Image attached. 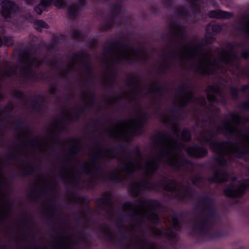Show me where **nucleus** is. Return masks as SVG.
<instances>
[{
	"mask_svg": "<svg viewBox=\"0 0 249 249\" xmlns=\"http://www.w3.org/2000/svg\"><path fill=\"white\" fill-rule=\"evenodd\" d=\"M99 210L107 214L108 222L100 224L104 239L121 249H167L166 242L176 233L157 227L160 204L154 199L140 198L139 204L127 201L118 207L111 193L106 192L97 200Z\"/></svg>",
	"mask_w": 249,
	"mask_h": 249,
	"instance_id": "nucleus-1",
	"label": "nucleus"
},
{
	"mask_svg": "<svg viewBox=\"0 0 249 249\" xmlns=\"http://www.w3.org/2000/svg\"><path fill=\"white\" fill-rule=\"evenodd\" d=\"M174 13L176 17L168 21L167 45L161 51L160 62L156 66L159 74L182 70L205 75L214 71L222 73L228 70L238 69L240 59L237 50L245 45V41L229 43L227 49H222L216 58L203 49L202 41L191 46L187 44L184 26L178 20L179 18L188 20L190 12L182 6H177Z\"/></svg>",
	"mask_w": 249,
	"mask_h": 249,
	"instance_id": "nucleus-2",
	"label": "nucleus"
},
{
	"mask_svg": "<svg viewBox=\"0 0 249 249\" xmlns=\"http://www.w3.org/2000/svg\"><path fill=\"white\" fill-rule=\"evenodd\" d=\"M33 187L27 193L28 198L35 202L42 198L43 208L41 211L43 218L53 227L48 231L50 238L48 245L43 243L44 237L39 241L36 239V222L33 217L23 220V228L20 229L22 237L15 236L14 242L23 243L20 249H76L81 244L89 245L87 234L84 229L77 227L71 228L68 216L63 213L57 212L56 204L57 194V181L55 177L50 178L44 176L37 177Z\"/></svg>",
	"mask_w": 249,
	"mask_h": 249,
	"instance_id": "nucleus-3",
	"label": "nucleus"
},
{
	"mask_svg": "<svg viewBox=\"0 0 249 249\" xmlns=\"http://www.w3.org/2000/svg\"><path fill=\"white\" fill-rule=\"evenodd\" d=\"M153 53L151 50L148 51L144 48H137L125 41H113L102 51V61L107 67V71L103 76L102 82L110 87H113L116 83V71H112L110 74L108 73L110 65H121L124 62L129 64L144 63Z\"/></svg>",
	"mask_w": 249,
	"mask_h": 249,
	"instance_id": "nucleus-4",
	"label": "nucleus"
},
{
	"mask_svg": "<svg viewBox=\"0 0 249 249\" xmlns=\"http://www.w3.org/2000/svg\"><path fill=\"white\" fill-rule=\"evenodd\" d=\"M44 56L37 54L34 48L27 47L18 53L20 65L6 67L4 71L5 76L17 78L19 81L33 80L37 76L36 70L43 63Z\"/></svg>",
	"mask_w": 249,
	"mask_h": 249,
	"instance_id": "nucleus-5",
	"label": "nucleus"
},
{
	"mask_svg": "<svg viewBox=\"0 0 249 249\" xmlns=\"http://www.w3.org/2000/svg\"><path fill=\"white\" fill-rule=\"evenodd\" d=\"M199 206H202L199 213L196 215L193 222L195 231L204 235L208 233L210 228L219 218L214 206L213 198L207 196H201L198 199Z\"/></svg>",
	"mask_w": 249,
	"mask_h": 249,
	"instance_id": "nucleus-6",
	"label": "nucleus"
},
{
	"mask_svg": "<svg viewBox=\"0 0 249 249\" xmlns=\"http://www.w3.org/2000/svg\"><path fill=\"white\" fill-rule=\"evenodd\" d=\"M13 96L18 100L23 108L31 111L39 112L43 107L44 103L48 100V97L43 93L30 99L27 95L18 90L14 91Z\"/></svg>",
	"mask_w": 249,
	"mask_h": 249,
	"instance_id": "nucleus-7",
	"label": "nucleus"
},
{
	"mask_svg": "<svg viewBox=\"0 0 249 249\" xmlns=\"http://www.w3.org/2000/svg\"><path fill=\"white\" fill-rule=\"evenodd\" d=\"M53 1V5L58 8L67 9L69 16L72 17H75L80 11L83 10L86 3V0H78L77 4L68 2L66 0H41L39 3L40 6L46 9Z\"/></svg>",
	"mask_w": 249,
	"mask_h": 249,
	"instance_id": "nucleus-8",
	"label": "nucleus"
},
{
	"mask_svg": "<svg viewBox=\"0 0 249 249\" xmlns=\"http://www.w3.org/2000/svg\"><path fill=\"white\" fill-rule=\"evenodd\" d=\"M124 10L119 2H116L111 8V13L104 21L101 29L106 30L111 27L113 24L123 22Z\"/></svg>",
	"mask_w": 249,
	"mask_h": 249,
	"instance_id": "nucleus-9",
	"label": "nucleus"
},
{
	"mask_svg": "<svg viewBox=\"0 0 249 249\" xmlns=\"http://www.w3.org/2000/svg\"><path fill=\"white\" fill-rule=\"evenodd\" d=\"M207 93V99L212 103L224 104L226 102V99L221 92L219 86L208 85L205 89Z\"/></svg>",
	"mask_w": 249,
	"mask_h": 249,
	"instance_id": "nucleus-10",
	"label": "nucleus"
},
{
	"mask_svg": "<svg viewBox=\"0 0 249 249\" xmlns=\"http://www.w3.org/2000/svg\"><path fill=\"white\" fill-rule=\"evenodd\" d=\"M235 178L232 179V182L228 185L224 191L225 195L227 197H232L242 195L246 189L244 183L236 182Z\"/></svg>",
	"mask_w": 249,
	"mask_h": 249,
	"instance_id": "nucleus-11",
	"label": "nucleus"
},
{
	"mask_svg": "<svg viewBox=\"0 0 249 249\" xmlns=\"http://www.w3.org/2000/svg\"><path fill=\"white\" fill-rule=\"evenodd\" d=\"M30 217H32V216H29L28 217H27L26 218H20V219H19L18 220L17 223L18 224H21L22 225V226L21 227H18V228H15V227L13 228L14 229H15L16 235L13 236L11 238V239L10 240V242H9L8 245H0V249H7V248L8 247L10 248L11 249H20V248H22V247H23V243L22 242H21L20 243H19L18 242H14L12 239H13V238L16 236H18L20 237H22V234L20 232V229H21L23 228V220H27Z\"/></svg>",
	"mask_w": 249,
	"mask_h": 249,
	"instance_id": "nucleus-12",
	"label": "nucleus"
},
{
	"mask_svg": "<svg viewBox=\"0 0 249 249\" xmlns=\"http://www.w3.org/2000/svg\"><path fill=\"white\" fill-rule=\"evenodd\" d=\"M185 150L187 153L196 158H202L208 154V150L205 148L195 144L186 148Z\"/></svg>",
	"mask_w": 249,
	"mask_h": 249,
	"instance_id": "nucleus-13",
	"label": "nucleus"
},
{
	"mask_svg": "<svg viewBox=\"0 0 249 249\" xmlns=\"http://www.w3.org/2000/svg\"><path fill=\"white\" fill-rule=\"evenodd\" d=\"M82 214L76 213L75 220L77 222L82 220L84 223V228H89L90 227L89 221L91 216V211L88 206H86L81 210Z\"/></svg>",
	"mask_w": 249,
	"mask_h": 249,
	"instance_id": "nucleus-14",
	"label": "nucleus"
},
{
	"mask_svg": "<svg viewBox=\"0 0 249 249\" xmlns=\"http://www.w3.org/2000/svg\"><path fill=\"white\" fill-rule=\"evenodd\" d=\"M222 30V26L219 24H210L206 29L205 37L208 41L213 40L215 34L218 33Z\"/></svg>",
	"mask_w": 249,
	"mask_h": 249,
	"instance_id": "nucleus-15",
	"label": "nucleus"
},
{
	"mask_svg": "<svg viewBox=\"0 0 249 249\" xmlns=\"http://www.w3.org/2000/svg\"><path fill=\"white\" fill-rule=\"evenodd\" d=\"M1 14L4 17H9L15 9L16 4L13 1L4 0L2 1Z\"/></svg>",
	"mask_w": 249,
	"mask_h": 249,
	"instance_id": "nucleus-16",
	"label": "nucleus"
},
{
	"mask_svg": "<svg viewBox=\"0 0 249 249\" xmlns=\"http://www.w3.org/2000/svg\"><path fill=\"white\" fill-rule=\"evenodd\" d=\"M208 16L211 18L229 19L233 17V14L231 12L216 10L209 12Z\"/></svg>",
	"mask_w": 249,
	"mask_h": 249,
	"instance_id": "nucleus-17",
	"label": "nucleus"
},
{
	"mask_svg": "<svg viewBox=\"0 0 249 249\" xmlns=\"http://www.w3.org/2000/svg\"><path fill=\"white\" fill-rule=\"evenodd\" d=\"M181 215L177 213H174L172 215V226L177 231L180 229V218Z\"/></svg>",
	"mask_w": 249,
	"mask_h": 249,
	"instance_id": "nucleus-18",
	"label": "nucleus"
},
{
	"mask_svg": "<svg viewBox=\"0 0 249 249\" xmlns=\"http://www.w3.org/2000/svg\"><path fill=\"white\" fill-rule=\"evenodd\" d=\"M192 8L193 14L196 15L199 12V0H187Z\"/></svg>",
	"mask_w": 249,
	"mask_h": 249,
	"instance_id": "nucleus-19",
	"label": "nucleus"
},
{
	"mask_svg": "<svg viewBox=\"0 0 249 249\" xmlns=\"http://www.w3.org/2000/svg\"><path fill=\"white\" fill-rule=\"evenodd\" d=\"M243 92H247V96L249 97V83L245 85H244L241 89ZM242 108L244 109H249V100L245 102L242 106Z\"/></svg>",
	"mask_w": 249,
	"mask_h": 249,
	"instance_id": "nucleus-20",
	"label": "nucleus"
},
{
	"mask_svg": "<svg viewBox=\"0 0 249 249\" xmlns=\"http://www.w3.org/2000/svg\"><path fill=\"white\" fill-rule=\"evenodd\" d=\"M2 167L0 166V192L8 185L7 179L2 174Z\"/></svg>",
	"mask_w": 249,
	"mask_h": 249,
	"instance_id": "nucleus-21",
	"label": "nucleus"
},
{
	"mask_svg": "<svg viewBox=\"0 0 249 249\" xmlns=\"http://www.w3.org/2000/svg\"><path fill=\"white\" fill-rule=\"evenodd\" d=\"M13 107L12 105L9 104L7 107L3 108H0V121L1 117H2V114L4 113H9L13 110Z\"/></svg>",
	"mask_w": 249,
	"mask_h": 249,
	"instance_id": "nucleus-22",
	"label": "nucleus"
},
{
	"mask_svg": "<svg viewBox=\"0 0 249 249\" xmlns=\"http://www.w3.org/2000/svg\"><path fill=\"white\" fill-rule=\"evenodd\" d=\"M181 135L183 140L189 141L191 139V134L189 131L187 129H184L182 130Z\"/></svg>",
	"mask_w": 249,
	"mask_h": 249,
	"instance_id": "nucleus-23",
	"label": "nucleus"
},
{
	"mask_svg": "<svg viewBox=\"0 0 249 249\" xmlns=\"http://www.w3.org/2000/svg\"><path fill=\"white\" fill-rule=\"evenodd\" d=\"M238 89L235 87L230 88V94L231 98L234 99H236L238 97Z\"/></svg>",
	"mask_w": 249,
	"mask_h": 249,
	"instance_id": "nucleus-24",
	"label": "nucleus"
},
{
	"mask_svg": "<svg viewBox=\"0 0 249 249\" xmlns=\"http://www.w3.org/2000/svg\"><path fill=\"white\" fill-rule=\"evenodd\" d=\"M71 36L72 37L75 38H82L84 37V35L79 31H77L76 30H73L72 31Z\"/></svg>",
	"mask_w": 249,
	"mask_h": 249,
	"instance_id": "nucleus-25",
	"label": "nucleus"
},
{
	"mask_svg": "<svg viewBox=\"0 0 249 249\" xmlns=\"http://www.w3.org/2000/svg\"><path fill=\"white\" fill-rule=\"evenodd\" d=\"M35 24L41 28H48V24L43 20H37L35 21Z\"/></svg>",
	"mask_w": 249,
	"mask_h": 249,
	"instance_id": "nucleus-26",
	"label": "nucleus"
},
{
	"mask_svg": "<svg viewBox=\"0 0 249 249\" xmlns=\"http://www.w3.org/2000/svg\"><path fill=\"white\" fill-rule=\"evenodd\" d=\"M34 9L38 15H41L43 11L46 10V9L43 6H40L39 3L38 4V5Z\"/></svg>",
	"mask_w": 249,
	"mask_h": 249,
	"instance_id": "nucleus-27",
	"label": "nucleus"
},
{
	"mask_svg": "<svg viewBox=\"0 0 249 249\" xmlns=\"http://www.w3.org/2000/svg\"><path fill=\"white\" fill-rule=\"evenodd\" d=\"M241 56L245 59H248L249 58V49L243 50L241 53Z\"/></svg>",
	"mask_w": 249,
	"mask_h": 249,
	"instance_id": "nucleus-28",
	"label": "nucleus"
},
{
	"mask_svg": "<svg viewBox=\"0 0 249 249\" xmlns=\"http://www.w3.org/2000/svg\"><path fill=\"white\" fill-rule=\"evenodd\" d=\"M4 43L5 45L8 46L13 44L12 38L9 36H6L4 38Z\"/></svg>",
	"mask_w": 249,
	"mask_h": 249,
	"instance_id": "nucleus-29",
	"label": "nucleus"
},
{
	"mask_svg": "<svg viewBox=\"0 0 249 249\" xmlns=\"http://www.w3.org/2000/svg\"><path fill=\"white\" fill-rule=\"evenodd\" d=\"M5 214L3 213V206L0 207V223L3 221L2 216Z\"/></svg>",
	"mask_w": 249,
	"mask_h": 249,
	"instance_id": "nucleus-30",
	"label": "nucleus"
},
{
	"mask_svg": "<svg viewBox=\"0 0 249 249\" xmlns=\"http://www.w3.org/2000/svg\"><path fill=\"white\" fill-rule=\"evenodd\" d=\"M12 209V205L11 204L8 203V211L7 213L5 214V216L7 217H9L10 216L9 212Z\"/></svg>",
	"mask_w": 249,
	"mask_h": 249,
	"instance_id": "nucleus-31",
	"label": "nucleus"
},
{
	"mask_svg": "<svg viewBox=\"0 0 249 249\" xmlns=\"http://www.w3.org/2000/svg\"><path fill=\"white\" fill-rule=\"evenodd\" d=\"M164 3L165 5L169 6L171 4V0H165Z\"/></svg>",
	"mask_w": 249,
	"mask_h": 249,
	"instance_id": "nucleus-32",
	"label": "nucleus"
},
{
	"mask_svg": "<svg viewBox=\"0 0 249 249\" xmlns=\"http://www.w3.org/2000/svg\"><path fill=\"white\" fill-rule=\"evenodd\" d=\"M105 108L107 109V98L105 101Z\"/></svg>",
	"mask_w": 249,
	"mask_h": 249,
	"instance_id": "nucleus-33",
	"label": "nucleus"
},
{
	"mask_svg": "<svg viewBox=\"0 0 249 249\" xmlns=\"http://www.w3.org/2000/svg\"><path fill=\"white\" fill-rule=\"evenodd\" d=\"M27 0V2H28V3H29V4H32L35 1V0Z\"/></svg>",
	"mask_w": 249,
	"mask_h": 249,
	"instance_id": "nucleus-34",
	"label": "nucleus"
},
{
	"mask_svg": "<svg viewBox=\"0 0 249 249\" xmlns=\"http://www.w3.org/2000/svg\"><path fill=\"white\" fill-rule=\"evenodd\" d=\"M244 119L245 122H248L249 120V118L248 117H246L244 118Z\"/></svg>",
	"mask_w": 249,
	"mask_h": 249,
	"instance_id": "nucleus-35",
	"label": "nucleus"
},
{
	"mask_svg": "<svg viewBox=\"0 0 249 249\" xmlns=\"http://www.w3.org/2000/svg\"><path fill=\"white\" fill-rule=\"evenodd\" d=\"M2 44V40L1 38L0 37V47L1 46Z\"/></svg>",
	"mask_w": 249,
	"mask_h": 249,
	"instance_id": "nucleus-36",
	"label": "nucleus"
},
{
	"mask_svg": "<svg viewBox=\"0 0 249 249\" xmlns=\"http://www.w3.org/2000/svg\"><path fill=\"white\" fill-rule=\"evenodd\" d=\"M101 106H100L97 109V112H99V111H100V109H101Z\"/></svg>",
	"mask_w": 249,
	"mask_h": 249,
	"instance_id": "nucleus-37",
	"label": "nucleus"
},
{
	"mask_svg": "<svg viewBox=\"0 0 249 249\" xmlns=\"http://www.w3.org/2000/svg\"><path fill=\"white\" fill-rule=\"evenodd\" d=\"M87 127L88 128L89 127V124H87Z\"/></svg>",
	"mask_w": 249,
	"mask_h": 249,
	"instance_id": "nucleus-38",
	"label": "nucleus"
},
{
	"mask_svg": "<svg viewBox=\"0 0 249 249\" xmlns=\"http://www.w3.org/2000/svg\"><path fill=\"white\" fill-rule=\"evenodd\" d=\"M75 202H76V203H78V200L76 199V200H75Z\"/></svg>",
	"mask_w": 249,
	"mask_h": 249,
	"instance_id": "nucleus-39",
	"label": "nucleus"
},
{
	"mask_svg": "<svg viewBox=\"0 0 249 249\" xmlns=\"http://www.w3.org/2000/svg\"><path fill=\"white\" fill-rule=\"evenodd\" d=\"M96 213H98V214H99V212H96Z\"/></svg>",
	"mask_w": 249,
	"mask_h": 249,
	"instance_id": "nucleus-40",
	"label": "nucleus"
}]
</instances>
